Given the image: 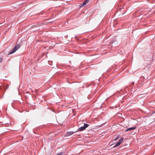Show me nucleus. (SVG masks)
I'll list each match as a JSON object with an SVG mask.
<instances>
[{
  "mask_svg": "<svg viewBox=\"0 0 155 155\" xmlns=\"http://www.w3.org/2000/svg\"><path fill=\"white\" fill-rule=\"evenodd\" d=\"M102 125H101V126H100V127H101L102 126Z\"/></svg>",
  "mask_w": 155,
  "mask_h": 155,
  "instance_id": "9b49d317",
  "label": "nucleus"
},
{
  "mask_svg": "<svg viewBox=\"0 0 155 155\" xmlns=\"http://www.w3.org/2000/svg\"><path fill=\"white\" fill-rule=\"evenodd\" d=\"M136 128V127H130V128H128L126 129V130H125V131L126 132H127L129 131L133 130L135 129Z\"/></svg>",
  "mask_w": 155,
  "mask_h": 155,
  "instance_id": "20e7f679",
  "label": "nucleus"
},
{
  "mask_svg": "<svg viewBox=\"0 0 155 155\" xmlns=\"http://www.w3.org/2000/svg\"><path fill=\"white\" fill-rule=\"evenodd\" d=\"M121 143L119 142V141L115 145V146L114 147H117L119 146V145L121 144Z\"/></svg>",
  "mask_w": 155,
  "mask_h": 155,
  "instance_id": "423d86ee",
  "label": "nucleus"
},
{
  "mask_svg": "<svg viewBox=\"0 0 155 155\" xmlns=\"http://www.w3.org/2000/svg\"><path fill=\"white\" fill-rule=\"evenodd\" d=\"M74 132L73 131L68 132H67V134L68 136H70L74 134Z\"/></svg>",
  "mask_w": 155,
  "mask_h": 155,
  "instance_id": "39448f33",
  "label": "nucleus"
},
{
  "mask_svg": "<svg viewBox=\"0 0 155 155\" xmlns=\"http://www.w3.org/2000/svg\"><path fill=\"white\" fill-rule=\"evenodd\" d=\"M20 47V45L19 44H17L13 48V50L11 51L8 54H12L14 53H15L17 50H18Z\"/></svg>",
  "mask_w": 155,
  "mask_h": 155,
  "instance_id": "f257e3e1",
  "label": "nucleus"
},
{
  "mask_svg": "<svg viewBox=\"0 0 155 155\" xmlns=\"http://www.w3.org/2000/svg\"><path fill=\"white\" fill-rule=\"evenodd\" d=\"M64 152H61L59 153H58L57 155H62L63 154H64Z\"/></svg>",
  "mask_w": 155,
  "mask_h": 155,
  "instance_id": "6e6552de",
  "label": "nucleus"
},
{
  "mask_svg": "<svg viewBox=\"0 0 155 155\" xmlns=\"http://www.w3.org/2000/svg\"><path fill=\"white\" fill-rule=\"evenodd\" d=\"M123 137H121V138H120L119 141V142H120L121 143L123 140Z\"/></svg>",
  "mask_w": 155,
  "mask_h": 155,
  "instance_id": "0eeeda50",
  "label": "nucleus"
},
{
  "mask_svg": "<svg viewBox=\"0 0 155 155\" xmlns=\"http://www.w3.org/2000/svg\"><path fill=\"white\" fill-rule=\"evenodd\" d=\"M88 124H84V126L81 127H80L78 130V131H82L85 130L86 128H87L88 126Z\"/></svg>",
  "mask_w": 155,
  "mask_h": 155,
  "instance_id": "f03ea898",
  "label": "nucleus"
},
{
  "mask_svg": "<svg viewBox=\"0 0 155 155\" xmlns=\"http://www.w3.org/2000/svg\"><path fill=\"white\" fill-rule=\"evenodd\" d=\"M90 0H86L85 1L83 2L82 4H81V7H84V5L87 4L89 1Z\"/></svg>",
  "mask_w": 155,
  "mask_h": 155,
  "instance_id": "7ed1b4c3",
  "label": "nucleus"
},
{
  "mask_svg": "<svg viewBox=\"0 0 155 155\" xmlns=\"http://www.w3.org/2000/svg\"><path fill=\"white\" fill-rule=\"evenodd\" d=\"M2 58L0 57V63H1L2 61Z\"/></svg>",
  "mask_w": 155,
  "mask_h": 155,
  "instance_id": "9d476101",
  "label": "nucleus"
},
{
  "mask_svg": "<svg viewBox=\"0 0 155 155\" xmlns=\"http://www.w3.org/2000/svg\"><path fill=\"white\" fill-rule=\"evenodd\" d=\"M120 137V136H118L117 137H116L114 140L116 141Z\"/></svg>",
  "mask_w": 155,
  "mask_h": 155,
  "instance_id": "1a4fd4ad",
  "label": "nucleus"
}]
</instances>
